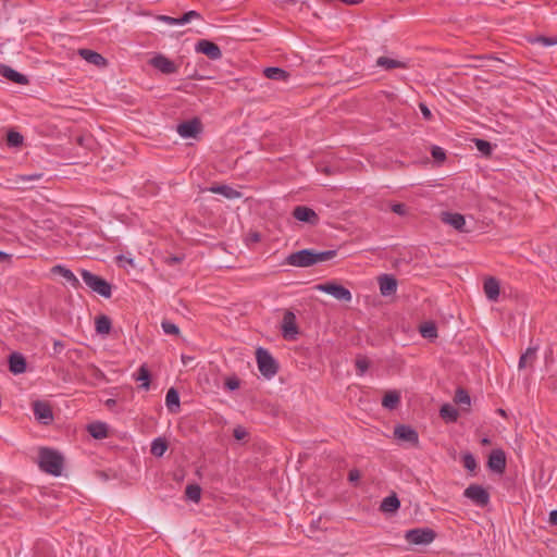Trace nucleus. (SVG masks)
<instances>
[{"instance_id": "26", "label": "nucleus", "mask_w": 557, "mask_h": 557, "mask_svg": "<svg viewBox=\"0 0 557 557\" xmlns=\"http://www.w3.org/2000/svg\"><path fill=\"white\" fill-rule=\"evenodd\" d=\"M87 430L89 434L96 440H103L108 437V426L103 422L90 423Z\"/></svg>"}, {"instance_id": "48", "label": "nucleus", "mask_w": 557, "mask_h": 557, "mask_svg": "<svg viewBox=\"0 0 557 557\" xmlns=\"http://www.w3.org/2000/svg\"><path fill=\"white\" fill-rule=\"evenodd\" d=\"M225 387L230 391H235L237 388H239V385H240V381L238 380V377L236 376H230L225 380V383H224Z\"/></svg>"}, {"instance_id": "43", "label": "nucleus", "mask_w": 557, "mask_h": 557, "mask_svg": "<svg viewBox=\"0 0 557 557\" xmlns=\"http://www.w3.org/2000/svg\"><path fill=\"white\" fill-rule=\"evenodd\" d=\"M161 327L165 334H169V335H178L180 334L178 326L176 324L172 323L171 321H166V320L162 321Z\"/></svg>"}, {"instance_id": "46", "label": "nucleus", "mask_w": 557, "mask_h": 557, "mask_svg": "<svg viewBox=\"0 0 557 557\" xmlns=\"http://www.w3.org/2000/svg\"><path fill=\"white\" fill-rule=\"evenodd\" d=\"M3 132L4 134L0 135V139H24L14 128L3 129Z\"/></svg>"}, {"instance_id": "51", "label": "nucleus", "mask_w": 557, "mask_h": 557, "mask_svg": "<svg viewBox=\"0 0 557 557\" xmlns=\"http://www.w3.org/2000/svg\"><path fill=\"white\" fill-rule=\"evenodd\" d=\"M248 435V432L245 430V428L243 426H236L234 430H233V436L237 440V441H242L244 438H246Z\"/></svg>"}, {"instance_id": "61", "label": "nucleus", "mask_w": 557, "mask_h": 557, "mask_svg": "<svg viewBox=\"0 0 557 557\" xmlns=\"http://www.w3.org/2000/svg\"><path fill=\"white\" fill-rule=\"evenodd\" d=\"M9 258V255L3 252V251H0V261H4Z\"/></svg>"}, {"instance_id": "10", "label": "nucleus", "mask_w": 557, "mask_h": 557, "mask_svg": "<svg viewBox=\"0 0 557 557\" xmlns=\"http://www.w3.org/2000/svg\"><path fill=\"white\" fill-rule=\"evenodd\" d=\"M195 50L197 53H202L213 61L222 58L221 48L215 42L208 39L198 40Z\"/></svg>"}, {"instance_id": "17", "label": "nucleus", "mask_w": 557, "mask_h": 557, "mask_svg": "<svg viewBox=\"0 0 557 557\" xmlns=\"http://www.w3.org/2000/svg\"><path fill=\"white\" fill-rule=\"evenodd\" d=\"M0 74L4 78H7L15 84H18V85H27L28 84V78L24 74L15 71L14 69H12L9 65L1 64L0 65Z\"/></svg>"}, {"instance_id": "49", "label": "nucleus", "mask_w": 557, "mask_h": 557, "mask_svg": "<svg viewBox=\"0 0 557 557\" xmlns=\"http://www.w3.org/2000/svg\"><path fill=\"white\" fill-rule=\"evenodd\" d=\"M65 356L69 361L74 362L76 359H81L83 357V350L77 348L69 349Z\"/></svg>"}, {"instance_id": "57", "label": "nucleus", "mask_w": 557, "mask_h": 557, "mask_svg": "<svg viewBox=\"0 0 557 557\" xmlns=\"http://www.w3.org/2000/svg\"><path fill=\"white\" fill-rule=\"evenodd\" d=\"M116 400L114 398H109L104 401V406L110 409V410H113L116 406Z\"/></svg>"}, {"instance_id": "45", "label": "nucleus", "mask_w": 557, "mask_h": 557, "mask_svg": "<svg viewBox=\"0 0 557 557\" xmlns=\"http://www.w3.org/2000/svg\"><path fill=\"white\" fill-rule=\"evenodd\" d=\"M200 17H201V15L199 12H197L195 10H190V11L184 13L178 18H180V24L183 25V24L189 23L194 18H200Z\"/></svg>"}, {"instance_id": "14", "label": "nucleus", "mask_w": 557, "mask_h": 557, "mask_svg": "<svg viewBox=\"0 0 557 557\" xmlns=\"http://www.w3.org/2000/svg\"><path fill=\"white\" fill-rule=\"evenodd\" d=\"M488 468L496 473H504L506 469V455L502 449H493L490 454Z\"/></svg>"}, {"instance_id": "58", "label": "nucleus", "mask_w": 557, "mask_h": 557, "mask_svg": "<svg viewBox=\"0 0 557 557\" xmlns=\"http://www.w3.org/2000/svg\"><path fill=\"white\" fill-rule=\"evenodd\" d=\"M549 522L553 525H557V509L550 511V513H549Z\"/></svg>"}, {"instance_id": "33", "label": "nucleus", "mask_w": 557, "mask_h": 557, "mask_svg": "<svg viewBox=\"0 0 557 557\" xmlns=\"http://www.w3.org/2000/svg\"><path fill=\"white\" fill-rule=\"evenodd\" d=\"M87 375L92 380L91 384L96 385L97 382L106 381V374L94 363H89L86 367Z\"/></svg>"}, {"instance_id": "11", "label": "nucleus", "mask_w": 557, "mask_h": 557, "mask_svg": "<svg viewBox=\"0 0 557 557\" xmlns=\"http://www.w3.org/2000/svg\"><path fill=\"white\" fill-rule=\"evenodd\" d=\"M202 123L198 117L185 121L177 125L176 131L183 138L196 137L201 133Z\"/></svg>"}, {"instance_id": "63", "label": "nucleus", "mask_w": 557, "mask_h": 557, "mask_svg": "<svg viewBox=\"0 0 557 557\" xmlns=\"http://www.w3.org/2000/svg\"><path fill=\"white\" fill-rule=\"evenodd\" d=\"M189 77L190 78H195V79H200L201 78V76H197V75H190Z\"/></svg>"}, {"instance_id": "9", "label": "nucleus", "mask_w": 557, "mask_h": 557, "mask_svg": "<svg viewBox=\"0 0 557 557\" xmlns=\"http://www.w3.org/2000/svg\"><path fill=\"white\" fill-rule=\"evenodd\" d=\"M33 413L35 419L44 424L48 425L53 421L52 408L47 401L36 400L33 403Z\"/></svg>"}, {"instance_id": "15", "label": "nucleus", "mask_w": 557, "mask_h": 557, "mask_svg": "<svg viewBox=\"0 0 557 557\" xmlns=\"http://www.w3.org/2000/svg\"><path fill=\"white\" fill-rule=\"evenodd\" d=\"M282 332L285 338H293L294 335L298 334V327L296 324V315L290 310H286L282 320Z\"/></svg>"}, {"instance_id": "7", "label": "nucleus", "mask_w": 557, "mask_h": 557, "mask_svg": "<svg viewBox=\"0 0 557 557\" xmlns=\"http://www.w3.org/2000/svg\"><path fill=\"white\" fill-rule=\"evenodd\" d=\"M317 288L321 292H324L337 300H343L349 302L352 298L351 293L348 288L339 285L335 282H326L324 284H320Z\"/></svg>"}, {"instance_id": "4", "label": "nucleus", "mask_w": 557, "mask_h": 557, "mask_svg": "<svg viewBox=\"0 0 557 557\" xmlns=\"http://www.w3.org/2000/svg\"><path fill=\"white\" fill-rule=\"evenodd\" d=\"M81 275L84 283L95 293L104 298H110L112 295V287L109 282L99 275L91 273L88 270H81Z\"/></svg>"}, {"instance_id": "24", "label": "nucleus", "mask_w": 557, "mask_h": 557, "mask_svg": "<svg viewBox=\"0 0 557 557\" xmlns=\"http://www.w3.org/2000/svg\"><path fill=\"white\" fill-rule=\"evenodd\" d=\"M209 190L213 194L222 195L227 199H238L242 197V193L234 189L228 185H214L209 188Z\"/></svg>"}, {"instance_id": "53", "label": "nucleus", "mask_w": 557, "mask_h": 557, "mask_svg": "<svg viewBox=\"0 0 557 557\" xmlns=\"http://www.w3.org/2000/svg\"><path fill=\"white\" fill-rule=\"evenodd\" d=\"M183 259H184L183 256H170V257L165 258V263L168 265H174V264L181 263L183 261Z\"/></svg>"}, {"instance_id": "25", "label": "nucleus", "mask_w": 557, "mask_h": 557, "mask_svg": "<svg viewBox=\"0 0 557 557\" xmlns=\"http://www.w3.org/2000/svg\"><path fill=\"white\" fill-rule=\"evenodd\" d=\"M165 405L168 407V409L175 413L180 410V394L174 388V387H171L168 392H166V395H165Z\"/></svg>"}, {"instance_id": "60", "label": "nucleus", "mask_w": 557, "mask_h": 557, "mask_svg": "<svg viewBox=\"0 0 557 557\" xmlns=\"http://www.w3.org/2000/svg\"><path fill=\"white\" fill-rule=\"evenodd\" d=\"M249 237H250V240H251V242H253V243H258V242H260V240H261V236H260V234H259V233H257V232L251 233V234L249 235Z\"/></svg>"}, {"instance_id": "37", "label": "nucleus", "mask_w": 557, "mask_h": 557, "mask_svg": "<svg viewBox=\"0 0 557 557\" xmlns=\"http://www.w3.org/2000/svg\"><path fill=\"white\" fill-rule=\"evenodd\" d=\"M187 499L198 503L201 498V487L198 484H188L185 488Z\"/></svg>"}, {"instance_id": "22", "label": "nucleus", "mask_w": 557, "mask_h": 557, "mask_svg": "<svg viewBox=\"0 0 557 557\" xmlns=\"http://www.w3.org/2000/svg\"><path fill=\"white\" fill-rule=\"evenodd\" d=\"M483 289L486 298L491 301H496L499 297V282L495 277H487L484 281Z\"/></svg>"}, {"instance_id": "27", "label": "nucleus", "mask_w": 557, "mask_h": 557, "mask_svg": "<svg viewBox=\"0 0 557 557\" xmlns=\"http://www.w3.org/2000/svg\"><path fill=\"white\" fill-rule=\"evenodd\" d=\"M111 319L108 315L101 314L95 320L96 332L101 335H107L111 331Z\"/></svg>"}, {"instance_id": "39", "label": "nucleus", "mask_w": 557, "mask_h": 557, "mask_svg": "<svg viewBox=\"0 0 557 557\" xmlns=\"http://www.w3.org/2000/svg\"><path fill=\"white\" fill-rule=\"evenodd\" d=\"M455 401L459 405L470 406L471 399L468 392L463 388H458L455 394Z\"/></svg>"}, {"instance_id": "36", "label": "nucleus", "mask_w": 557, "mask_h": 557, "mask_svg": "<svg viewBox=\"0 0 557 557\" xmlns=\"http://www.w3.org/2000/svg\"><path fill=\"white\" fill-rule=\"evenodd\" d=\"M420 333L423 338L433 339L437 337V329L433 322H425L420 326Z\"/></svg>"}, {"instance_id": "56", "label": "nucleus", "mask_w": 557, "mask_h": 557, "mask_svg": "<svg viewBox=\"0 0 557 557\" xmlns=\"http://www.w3.org/2000/svg\"><path fill=\"white\" fill-rule=\"evenodd\" d=\"M5 144L8 148L18 150L22 148L24 141H5Z\"/></svg>"}, {"instance_id": "6", "label": "nucleus", "mask_w": 557, "mask_h": 557, "mask_svg": "<svg viewBox=\"0 0 557 557\" xmlns=\"http://www.w3.org/2000/svg\"><path fill=\"white\" fill-rule=\"evenodd\" d=\"M463 496L470 499L475 506L480 508H485L491 500L488 491L479 484H470L463 491Z\"/></svg>"}, {"instance_id": "30", "label": "nucleus", "mask_w": 557, "mask_h": 557, "mask_svg": "<svg viewBox=\"0 0 557 557\" xmlns=\"http://www.w3.org/2000/svg\"><path fill=\"white\" fill-rule=\"evenodd\" d=\"M263 73L267 78L273 81H285L288 77V73L281 67H265Z\"/></svg>"}, {"instance_id": "19", "label": "nucleus", "mask_w": 557, "mask_h": 557, "mask_svg": "<svg viewBox=\"0 0 557 557\" xmlns=\"http://www.w3.org/2000/svg\"><path fill=\"white\" fill-rule=\"evenodd\" d=\"M51 272L61 275L73 288L78 289L81 287L78 278L70 269L57 264L51 269Z\"/></svg>"}, {"instance_id": "59", "label": "nucleus", "mask_w": 557, "mask_h": 557, "mask_svg": "<svg viewBox=\"0 0 557 557\" xmlns=\"http://www.w3.org/2000/svg\"><path fill=\"white\" fill-rule=\"evenodd\" d=\"M359 472L357 470H351L348 474V479L349 481L354 482V481H357L359 480Z\"/></svg>"}, {"instance_id": "5", "label": "nucleus", "mask_w": 557, "mask_h": 557, "mask_svg": "<svg viewBox=\"0 0 557 557\" xmlns=\"http://www.w3.org/2000/svg\"><path fill=\"white\" fill-rule=\"evenodd\" d=\"M435 537V531L430 528H416L405 533V540L411 545H429Z\"/></svg>"}, {"instance_id": "50", "label": "nucleus", "mask_w": 557, "mask_h": 557, "mask_svg": "<svg viewBox=\"0 0 557 557\" xmlns=\"http://www.w3.org/2000/svg\"><path fill=\"white\" fill-rule=\"evenodd\" d=\"M391 210L398 215H406L408 211L406 205L400 202L392 205Z\"/></svg>"}, {"instance_id": "12", "label": "nucleus", "mask_w": 557, "mask_h": 557, "mask_svg": "<svg viewBox=\"0 0 557 557\" xmlns=\"http://www.w3.org/2000/svg\"><path fill=\"white\" fill-rule=\"evenodd\" d=\"M292 214L297 221L305 222L310 225H317L320 221L317 212L307 206L295 207Z\"/></svg>"}, {"instance_id": "18", "label": "nucleus", "mask_w": 557, "mask_h": 557, "mask_svg": "<svg viewBox=\"0 0 557 557\" xmlns=\"http://www.w3.org/2000/svg\"><path fill=\"white\" fill-rule=\"evenodd\" d=\"M441 219L459 232L465 231L466 220L460 213L443 212Z\"/></svg>"}, {"instance_id": "29", "label": "nucleus", "mask_w": 557, "mask_h": 557, "mask_svg": "<svg viewBox=\"0 0 557 557\" xmlns=\"http://www.w3.org/2000/svg\"><path fill=\"white\" fill-rule=\"evenodd\" d=\"M376 65L385 70L405 69L406 64L401 61L394 60L387 57H380L376 60Z\"/></svg>"}, {"instance_id": "47", "label": "nucleus", "mask_w": 557, "mask_h": 557, "mask_svg": "<svg viewBox=\"0 0 557 557\" xmlns=\"http://www.w3.org/2000/svg\"><path fill=\"white\" fill-rule=\"evenodd\" d=\"M534 42H537L544 47H549V46H554L557 44V39L554 38V37H545V36H540V37H536L534 39Z\"/></svg>"}, {"instance_id": "23", "label": "nucleus", "mask_w": 557, "mask_h": 557, "mask_svg": "<svg viewBox=\"0 0 557 557\" xmlns=\"http://www.w3.org/2000/svg\"><path fill=\"white\" fill-rule=\"evenodd\" d=\"M400 507V502L395 493L383 498L380 510L384 513H395Z\"/></svg>"}, {"instance_id": "8", "label": "nucleus", "mask_w": 557, "mask_h": 557, "mask_svg": "<svg viewBox=\"0 0 557 557\" xmlns=\"http://www.w3.org/2000/svg\"><path fill=\"white\" fill-rule=\"evenodd\" d=\"M149 64L165 75L175 74L178 71V65L162 53H157L152 57L149 60Z\"/></svg>"}, {"instance_id": "31", "label": "nucleus", "mask_w": 557, "mask_h": 557, "mask_svg": "<svg viewBox=\"0 0 557 557\" xmlns=\"http://www.w3.org/2000/svg\"><path fill=\"white\" fill-rule=\"evenodd\" d=\"M536 347H529L519 358V369H524L536 359Z\"/></svg>"}, {"instance_id": "13", "label": "nucleus", "mask_w": 557, "mask_h": 557, "mask_svg": "<svg viewBox=\"0 0 557 557\" xmlns=\"http://www.w3.org/2000/svg\"><path fill=\"white\" fill-rule=\"evenodd\" d=\"M396 438L410 443L412 446H418L419 435L418 432L409 425L399 424L394 430Z\"/></svg>"}, {"instance_id": "64", "label": "nucleus", "mask_w": 557, "mask_h": 557, "mask_svg": "<svg viewBox=\"0 0 557 557\" xmlns=\"http://www.w3.org/2000/svg\"><path fill=\"white\" fill-rule=\"evenodd\" d=\"M125 261H126L127 263H129V264H133V259H126V258H125Z\"/></svg>"}, {"instance_id": "44", "label": "nucleus", "mask_w": 557, "mask_h": 557, "mask_svg": "<svg viewBox=\"0 0 557 557\" xmlns=\"http://www.w3.org/2000/svg\"><path fill=\"white\" fill-rule=\"evenodd\" d=\"M370 363L366 357H358L356 359V368L358 370V374L362 375L368 370Z\"/></svg>"}, {"instance_id": "54", "label": "nucleus", "mask_w": 557, "mask_h": 557, "mask_svg": "<svg viewBox=\"0 0 557 557\" xmlns=\"http://www.w3.org/2000/svg\"><path fill=\"white\" fill-rule=\"evenodd\" d=\"M160 18L169 25H181L178 17L162 15Z\"/></svg>"}, {"instance_id": "21", "label": "nucleus", "mask_w": 557, "mask_h": 557, "mask_svg": "<svg viewBox=\"0 0 557 557\" xmlns=\"http://www.w3.org/2000/svg\"><path fill=\"white\" fill-rule=\"evenodd\" d=\"M26 367H27L26 360H25V358L21 354L13 352V354L10 355V357H9V370L12 373H14V374L24 373L26 371Z\"/></svg>"}, {"instance_id": "42", "label": "nucleus", "mask_w": 557, "mask_h": 557, "mask_svg": "<svg viewBox=\"0 0 557 557\" xmlns=\"http://www.w3.org/2000/svg\"><path fill=\"white\" fill-rule=\"evenodd\" d=\"M431 154L436 163H443L446 159V152L443 148L438 146H433L431 149Z\"/></svg>"}, {"instance_id": "62", "label": "nucleus", "mask_w": 557, "mask_h": 557, "mask_svg": "<svg viewBox=\"0 0 557 557\" xmlns=\"http://www.w3.org/2000/svg\"><path fill=\"white\" fill-rule=\"evenodd\" d=\"M497 411H498V413H499L500 416H503V417H505V416H506V412H505V410H504V409H498Z\"/></svg>"}, {"instance_id": "2", "label": "nucleus", "mask_w": 557, "mask_h": 557, "mask_svg": "<svg viewBox=\"0 0 557 557\" xmlns=\"http://www.w3.org/2000/svg\"><path fill=\"white\" fill-rule=\"evenodd\" d=\"M63 456L49 447H40L38 451V466L41 471L59 476L63 470Z\"/></svg>"}, {"instance_id": "1", "label": "nucleus", "mask_w": 557, "mask_h": 557, "mask_svg": "<svg viewBox=\"0 0 557 557\" xmlns=\"http://www.w3.org/2000/svg\"><path fill=\"white\" fill-rule=\"evenodd\" d=\"M337 256V250L317 251L314 249H301L289 253L285 262L296 268H308L329 261Z\"/></svg>"}, {"instance_id": "28", "label": "nucleus", "mask_w": 557, "mask_h": 557, "mask_svg": "<svg viewBox=\"0 0 557 557\" xmlns=\"http://www.w3.org/2000/svg\"><path fill=\"white\" fill-rule=\"evenodd\" d=\"M400 403V395L397 391L386 393L382 399V406L386 409L393 410Z\"/></svg>"}, {"instance_id": "3", "label": "nucleus", "mask_w": 557, "mask_h": 557, "mask_svg": "<svg viewBox=\"0 0 557 557\" xmlns=\"http://www.w3.org/2000/svg\"><path fill=\"white\" fill-rule=\"evenodd\" d=\"M256 360L260 373L265 379L274 377L278 372V363L268 349L259 347L256 350Z\"/></svg>"}, {"instance_id": "41", "label": "nucleus", "mask_w": 557, "mask_h": 557, "mask_svg": "<svg viewBox=\"0 0 557 557\" xmlns=\"http://www.w3.org/2000/svg\"><path fill=\"white\" fill-rule=\"evenodd\" d=\"M478 150L482 153V156L488 157L492 153L496 144L492 145L491 141H474Z\"/></svg>"}, {"instance_id": "16", "label": "nucleus", "mask_w": 557, "mask_h": 557, "mask_svg": "<svg viewBox=\"0 0 557 557\" xmlns=\"http://www.w3.org/2000/svg\"><path fill=\"white\" fill-rule=\"evenodd\" d=\"M379 286L383 296L394 295L397 290V280L393 275L382 274L379 277Z\"/></svg>"}, {"instance_id": "32", "label": "nucleus", "mask_w": 557, "mask_h": 557, "mask_svg": "<svg viewBox=\"0 0 557 557\" xmlns=\"http://www.w3.org/2000/svg\"><path fill=\"white\" fill-rule=\"evenodd\" d=\"M168 449V442L163 437H157L151 443L150 451L156 457H162Z\"/></svg>"}, {"instance_id": "20", "label": "nucleus", "mask_w": 557, "mask_h": 557, "mask_svg": "<svg viewBox=\"0 0 557 557\" xmlns=\"http://www.w3.org/2000/svg\"><path fill=\"white\" fill-rule=\"evenodd\" d=\"M78 53L85 61L98 67H104L108 63L106 58H103L100 53L94 50L79 49Z\"/></svg>"}, {"instance_id": "35", "label": "nucleus", "mask_w": 557, "mask_h": 557, "mask_svg": "<svg viewBox=\"0 0 557 557\" xmlns=\"http://www.w3.org/2000/svg\"><path fill=\"white\" fill-rule=\"evenodd\" d=\"M440 416L444 420L455 422L458 418V410L454 406L445 404L440 409Z\"/></svg>"}, {"instance_id": "55", "label": "nucleus", "mask_w": 557, "mask_h": 557, "mask_svg": "<svg viewBox=\"0 0 557 557\" xmlns=\"http://www.w3.org/2000/svg\"><path fill=\"white\" fill-rule=\"evenodd\" d=\"M64 348V344L61 341H54L53 343V355H59Z\"/></svg>"}, {"instance_id": "40", "label": "nucleus", "mask_w": 557, "mask_h": 557, "mask_svg": "<svg viewBox=\"0 0 557 557\" xmlns=\"http://www.w3.org/2000/svg\"><path fill=\"white\" fill-rule=\"evenodd\" d=\"M462 463H463V467L468 471H471V472H473L476 469V467H478L476 460H475L474 456L471 453H466L462 456Z\"/></svg>"}, {"instance_id": "38", "label": "nucleus", "mask_w": 557, "mask_h": 557, "mask_svg": "<svg viewBox=\"0 0 557 557\" xmlns=\"http://www.w3.org/2000/svg\"><path fill=\"white\" fill-rule=\"evenodd\" d=\"M42 176H44V173H41V172H36L33 174H18V175H15L14 183L15 184H26L29 182L39 181L42 178Z\"/></svg>"}, {"instance_id": "34", "label": "nucleus", "mask_w": 557, "mask_h": 557, "mask_svg": "<svg viewBox=\"0 0 557 557\" xmlns=\"http://www.w3.org/2000/svg\"><path fill=\"white\" fill-rule=\"evenodd\" d=\"M150 371L147 368L146 364H143L139 367L137 373H136V381L141 382L140 387L144 389H149L150 387Z\"/></svg>"}, {"instance_id": "52", "label": "nucleus", "mask_w": 557, "mask_h": 557, "mask_svg": "<svg viewBox=\"0 0 557 557\" xmlns=\"http://www.w3.org/2000/svg\"><path fill=\"white\" fill-rule=\"evenodd\" d=\"M419 108H420V111H421L424 120L431 121L433 119V113L425 103L421 102L419 104Z\"/></svg>"}]
</instances>
